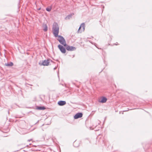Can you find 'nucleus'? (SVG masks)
<instances>
[{"mask_svg": "<svg viewBox=\"0 0 152 152\" xmlns=\"http://www.w3.org/2000/svg\"><path fill=\"white\" fill-rule=\"evenodd\" d=\"M53 31L55 37H57L58 36L59 32V27L56 23H54L53 25Z\"/></svg>", "mask_w": 152, "mask_h": 152, "instance_id": "nucleus-1", "label": "nucleus"}, {"mask_svg": "<svg viewBox=\"0 0 152 152\" xmlns=\"http://www.w3.org/2000/svg\"><path fill=\"white\" fill-rule=\"evenodd\" d=\"M58 40L59 41V42L64 46H66V44L65 40L64 38L63 37L60 35H58Z\"/></svg>", "mask_w": 152, "mask_h": 152, "instance_id": "nucleus-2", "label": "nucleus"}, {"mask_svg": "<svg viewBox=\"0 0 152 152\" xmlns=\"http://www.w3.org/2000/svg\"><path fill=\"white\" fill-rule=\"evenodd\" d=\"M85 28V24L84 23H82L78 30V33H81L82 31H84Z\"/></svg>", "mask_w": 152, "mask_h": 152, "instance_id": "nucleus-3", "label": "nucleus"}, {"mask_svg": "<svg viewBox=\"0 0 152 152\" xmlns=\"http://www.w3.org/2000/svg\"><path fill=\"white\" fill-rule=\"evenodd\" d=\"M52 62V61L50 59H48L46 60H45L43 61L42 63V65L44 66H48L49 65L50 63V62Z\"/></svg>", "mask_w": 152, "mask_h": 152, "instance_id": "nucleus-4", "label": "nucleus"}, {"mask_svg": "<svg viewBox=\"0 0 152 152\" xmlns=\"http://www.w3.org/2000/svg\"><path fill=\"white\" fill-rule=\"evenodd\" d=\"M66 47V49L68 51H74L76 50V48L74 47L73 46H68L66 45V46H65Z\"/></svg>", "mask_w": 152, "mask_h": 152, "instance_id": "nucleus-5", "label": "nucleus"}, {"mask_svg": "<svg viewBox=\"0 0 152 152\" xmlns=\"http://www.w3.org/2000/svg\"><path fill=\"white\" fill-rule=\"evenodd\" d=\"M59 49H60L61 52L63 53H65L66 52V50L65 48L63 46L61 45H59L58 46Z\"/></svg>", "mask_w": 152, "mask_h": 152, "instance_id": "nucleus-6", "label": "nucleus"}, {"mask_svg": "<svg viewBox=\"0 0 152 152\" xmlns=\"http://www.w3.org/2000/svg\"><path fill=\"white\" fill-rule=\"evenodd\" d=\"M83 116V114L82 113H78L74 116L75 119H77L79 118H81Z\"/></svg>", "mask_w": 152, "mask_h": 152, "instance_id": "nucleus-7", "label": "nucleus"}, {"mask_svg": "<svg viewBox=\"0 0 152 152\" xmlns=\"http://www.w3.org/2000/svg\"><path fill=\"white\" fill-rule=\"evenodd\" d=\"M107 100V99L106 97H102L101 100L99 101V102L102 103H105L106 102Z\"/></svg>", "mask_w": 152, "mask_h": 152, "instance_id": "nucleus-8", "label": "nucleus"}, {"mask_svg": "<svg viewBox=\"0 0 152 152\" xmlns=\"http://www.w3.org/2000/svg\"><path fill=\"white\" fill-rule=\"evenodd\" d=\"M58 104L60 106H63L66 104L65 101H60L58 102Z\"/></svg>", "mask_w": 152, "mask_h": 152, "instance_id": "nucleus-9", "label": "nucleus"}, {"mask_svg": "<svg viewBox=\"0 0 152 152\" xmlns=\"http://www.w3.org/2000/svg\"><path fill=\"white\" fill-rule=\"evenodd\" d=\"M5 65L6 66L10 67L13 66V64L12 62H10L7 63H5Z\"/></svg>", "mask_w": 152, "mask_h": 152, "instance_id": "nucleus-10", "label": "nucleus"}, {"mask_svg": "<svg viewBox=\"0 0 152 152\" xmlns=\"http://www.w3.org/2000/svg\"><path fill=\"white\" fill-rule=\"evenodd\" d=\"M74 15V14L72 13L68 15L65 18V19L67 20L70 19Z\"/></svg>", "mask_w": 152, "mask_h": 152, "instance_id": "nucleus-11", "label": "nucleus"}, {"mask_svg": "<svg viewBox=\"0 0 152 152\" xmlns=\"http://www.w3.org/2000/svg\"><path fill=\"white\" fill-rule=\"evenodd\" d=\"M43 30L44 31H47L48 30V27L46 24H43Z\"/></svg>", "mask_w": 152, "mask_h": 152, "instance_id": "nucleus-12", "label": "nucleus"}, {"mask_svg": "<svg viewBox=\"0 0 152 152\" xmlns=\"http://www.w3.org/2000/svg\"><path fill=\"white\" fill-rule=\"evenodd\" d=\"M37 109L39 110H43L45 109V108L44 107H38Z\"/></svg>", "mask_w": 152, "mask_h": 152, "instance_id": "nucleus-13", "label": "nucleus"}, {"mask_svg": "<svg viewBox=\"0 0 152 152\" xmlns=\"http://www.w3.org/2000/svg\"><path fill=\"white\" fill-rule=\"evenodd\" d=\"M51 10V7H47L46 8V10L48 11V12H50Z\"/></svg>", "mask_w": 152, "mask_h": 152, "instance_id": "nucleus-14", "label": "nucleus"}, {"mask_svg": "<svg viewBox=\"0 0 152 152\" xmlns=\"http://www.w3.org/2000/svg\"><path fill=\"white\" fill-rule=\"evenodd\" d=\"M76 143V141H75V142H74V143H73V145H74L75 146V144Z\"/></svg>", "mask_w": 152, "mask_h": 152, "instance_id": "nucleus-15", "label": "nucleus"}, {"mask_svg": "<svg viewBox=\"0 0 152 152\" xmlns=\"http://www.w3.org/2000/svg\"><path fill=\"white\" fill-rule=\"evenodd\" d=\"M40 9V8H39V10Z\"/></svg>", "mask_w": 152, "mask_h": 152, "instance_id": "nucleus-16", "label": "nucleus"}]
</instances>
